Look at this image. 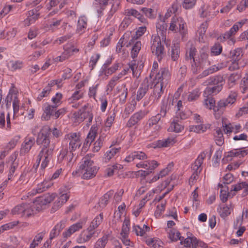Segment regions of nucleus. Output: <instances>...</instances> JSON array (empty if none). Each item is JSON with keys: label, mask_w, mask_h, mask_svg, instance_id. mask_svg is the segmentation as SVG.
I'll return each mask as SVG.
<instances>
[{"label": "nucleus", "mask_w": 248, "mask_h": 248, "mask_svg": "<svg viewBox=\"0 0 248 248\" xmlns=\"http://www.w3.org/2000/svg\"><path fill=\"white\" fill-rule=\"evenodd\" d=\"M209 64L207 48L204 47L200 50L198 57L196 59H193V63L191 64V70L193 74H196L203 66Z\"/></svg>", "instance_id": "1"}, {"label": "nucleus", "mask_w": 248, "mask_h": 248, "mask_svg": "<svg viewBox=\"0 0 248 248\" xmlns=\"http://www.w3.org/2000/svg\"><path fill=\"white\" fill-rule=\"evenodd\" d=\"M151 49L152 53L156 56L158 61H160L164 56L165 51L160 36L158 35H153L151 37Z\"/></svg>", "instance_id": "2"}, {"label": "nucleus", "mask_w": 248, "mask_h": 248, "mask_svg": "<svg viewBox=\"0 0 248 248\" xmlns=\"http://www.w3.org/2000/svg\"><path fill=\"white\" fill-rule=\"evenodd\" d=\"M50 128L49 126H44L38 133L36 138V143L42 148H48L50 147V140L49 135L50 134Z\"/></svg>", "instance_id": "3"}, {"label": "nucleus", "mask_w": 248, "mask_h": 248, "mask_svg": "<svg viewBox=\"0 0 248 248\" xmlns=\"http://www.w3.org/2000/svg\"><path fill=\"white\" fill-rule=\"evenodd\" d=\"M53 150V147L42 148L37 156L36 167L39 165L41 160L43 159L41 167L43 169L46 168L52 158Z\"/></svg>", "instance_id": "4"}, {"label": "nucleus", "mask_w": 248, "mask_h": 248, "mask_svg": "<svg viewBox=\"0 0 248 248\" xmlns=\"http://www.w3.org/2000/svg\"><path fill=\"white\" fill-rule=\"evenodd\" d=\"M13 215H19L21 217H29L34 214L32 207L28 204L22 203L16 206L11 210Z\"/></svg>", "instance_id": "5"}, {"label": "nucleus", "mask_w": 248, "mask_h": 248, "mask_svg": "<svg viewBox=\"0 0 248 248\" xmlns=\"http://www.w3.org/2000/svg\"><path fill=\"white\" fill-rule=\"evenodd\" d=\"M55 194L46 193L37 198L33 202V207L37 211H40L48 203H50L55 198Z\"/></svg>", "instance_id": "6"}, {"label": "nucleus", "mask_w": 248, "mask_h": 248, "mask_svg": "<svg viewBox=\"0 0 248 248\" xmlns=\"http://www.w3.org/2000/svg\"><path fill=\"white\" fill-rule=\"evenodd\" d=\"M169 30L172 31H179L184 34L186 31V23L181 17L175 16L171 18Z\"/></svg>", "instance_id": "7"}, {"label": "nucleus", "mask_w": 248, "mask_h": 248, "mask_svg": "<svg viewBox=\"0 0 248 248\" xmlns=\"http://www.w3.org/2000/svg\"><path fill=\"white\" fill-rule=\"evenodd\" d=\"M64 140L69 141V151L74 152L77 149L79 148L81 144L80 136L77 133H70L65 135Z\"/></svg>", "instance_id": "8"}, {"label": "nucleus", "mask_w": 248, "mask_h": 248, "mask_svg": "<svg viewBox=\"0 0 248 248\" xmlns=\"http://www.w3.org/2000/svg\"><path fill=\"white\" fill-rule=\"evenodd\" d=\"M170 78V74L169 69L166 68H161L156 75L154 81L161 83L162 85L167 84Z\"/></svg>", "instance_id": "9"}, {"label": "nucleus", "mask_w": 248, "mask_h": 248, "mask_svg": "<svg viewBox=\"0 0 248 248\" xmlns=\"http://www.w3.org/2000/svg\"><path fill=\"white\" fill-rule=\"evenodd\" d=\"M237 96V93L233 92L230 93L227 98L219 100L217 103L218 111L233 104L236 101Z\"/></svg>", "instance_id": "10"}, {"label": "nucleus", "mask_w": 248, "mask_h": 248, "mask_svg": "<svg viewBox=\"0 0 248 248\" xmlns=\"http://www.w3.org/2000/svg\"><path fill=\"white\" fill-rule=\"evenodd\" d=\"M92 157V155H87L82 158L78 170V171H80L81 173H83L86 169L90 170V168H97L94 165V162L91 159Z\"/></svg>", "instance_id": "11"}, {"label": "nucleus", "mask_w": 248, "mask_h": 248, "mask_svg": "<svg viewBox=\"0 0 248 248\" xmlns=\"http://www.w3.org/2000/svg\"><path fill=\"white\" fill-rule=\"evenodd\" d=\"M89 105L88 104L84 105L82 108L79 110L78 112V114L76 115V116L82 120L88 119V122L89 123H91L93 118V114L91 112L90 108H89Z\"/></svg>", "instance_id": "12"}, {"label": "nucleus", "mask_w": 248, "mask_h": 248, "mask_svg": "<svg viewBox=\"0 0 248 248\" xmlns=\"http://www.w3.org/2000/svg\"><path fill=\"white\" fill-rule=\"evenodd\" d=\"M216 12L214 11L212 8L209 6L202 7L199 10V14L201 17L206 18L208 22L216 16Z\"/></svg>", "instance_id": "13"}, {"label": "nucleus", "mask_w": 248, "mask_h": 248, "mask_svg": "<svg viewBox=\"0 0 248 248\" xmlns=\"http://www.w3.org/2000/svg\"><path fill=\"white\" fill-rule=\"evenodd\" d=\"M205 157L206 154L204 152L201 153L199 155L195 162L192 164L191 169L193 171L192 173L200 174L202 169V165Z\"/></svg>", "instance_id": "14"}, {"label": "nucleus", "mask_w": 248, "mask_h": 248, "mask_svg": "<svg viewBox=\"0 0 248 248\" xmlns=\"http://www.w3.org/2000/svg\"><path fill=\"white\" fill-rule=\"evenodd\" d=\"M93 231L87 228L86 230L82 231L77 239V242L79 244H82L88 242L94 236H97Z\"/></svg>", "instance_id": "15"}, {"label": "nucleus", "mask_w": 248, "mask_h": 248, "mask_svg": "<svg viewBox=\"0 0 248 248\" xmlns=\"http://www.w3.org/2000/svg\"><path fill=\"white\" fill-rule=\"evenodd\" d=\"M84 224V222L81 221L70 226L68 229L63 232V237L64 238H67L70 237L72 234L81 229Z\"/></svg>", "instance_id": "16"}, {"label": "nucleus", "mask_w": 248, "mask_h": 248, "mask_svg": "<svg viewBox=\"0 0 248 248\" xmlns=\"http://www.w3.org/2000/svg\"><path fill=\"white\" fill-rule=\"evenodd\" d=\"M42 8L41 5L36 6L33 9L28 11V16L25 20V23L28 22V25L34 23L39 17L40 13L39 11Z\"/></svg>", "instance_id": "17"}, {"label": "nucleus", "mask_w": 248, "mask_h": 248, "mask_svg": "<svg viewBox=\"0 0 248 248\" xmlns=\"http://www.w3.org/2000/svg\"><path fill=\"white\" fill-rule=\"evenodd\" d=\"M149 82L147 78H145L140 85L138 90L136 99L138 101L141 100L146 94L149 90Z\"/></svg>", "instance_id": "18"}, {"label": "nucleus", "mask_w": 248, "mask_h": 248, "mask_svg": "<svg viewBox=\"0 0 248 248\" xmlns=\"http://www.w3.org/2000/svg\"><path fill=\"white\" fill-rule=\"evenodd\" d=\"M58 105H45L42 118L43 120L48 121L51 117H54V114Z\"/></svg>", "instance_id": "19"}, {"label": "nucleus", "mask_w": 248, "mask_h": 248, "mask_svg": "<svg viewBox=\"0 0 248 248\" xmlns=\"http://www.w3.org/2000/svg\"><path fill=\"white\" fill-rule=\"evenodd\" d=\"M206 82L207 86H221L223 88L225 80L222 76L217 75L210 77Z\"/></svg>", "instance_id": "20"}, {"label": "nucleus", "mask_w": 248, "mask_h": 248, "mask_svg": "<svg viewBox=\"0 0 248 248\" xmlns=\"http://www.w3.org/2000/svg\"><path fill=\"white\" fill-rule=\"evenodd\" d=\"M146 158L147 155L144 152L135 151L127 155L124 160L127 162H130L135 160H144Z\"/></svg>", "instance_id": "21"}, {"label": "nucleus", "mask_w": 248, "mask_h": 248, "mask_svg": "<svg viewBox=\"0 0 248 248\" xmlns=\"http://www.w3.org/2000/svg\"><path fill=\"white\" fill-rule=\"evenodd\" d=\"M153 97L155 98L154 100L157 101L163 93V88L164 85L162 83L154 81Z\"/></svg>", "instance_id": "22"}, {"label": "nucleus", "mask_w": 248, "mask_h": 248, "mask_svg": "<svg viewBox=\"0 0 248 248\" xmlns=\"http://www.w3.org/2000/svg\"><path fill=\"white\" fill-rule=\"evenodd\" d=\"M35 143L34 139L32 137L26 138L22 145L20 153L25 154L28 153Z\"/></svg>", "instance_id": "23"}, {"label": "nucleus", "mask_w": 248, "mask_h": 248, "mask_svg": "<svg viewBox=\"0 0 248 248\" xmlns=\"http://www.w3.org/2000/svg\"><path fill=\"white\" fill-rule=\"evenodd\" d=\"M222 88L221 86H208L203 92V95L204 96H213L218 93Z\"/></svg>", "instance_id": "24"}, {"label": "nucleus", "mask_w": 248, "mask_h": 248, "mask_svg": "<svg viewBox=\"0 0 248 248\" xmlns=\"http://www.w3.org/2000/svg\"><path fill=\"white\" fill-rule=\"evenodd\" d=\"M98 128L97 124H93L88 134L87 137L85 140L84 144L87 145H90L94 140L98 131Z\"/></svg>", "instance_id": "25"}, {"label": "nucleus", "mask_w": 248, "mask_h": 248, "mask_svg": "<svg viewBox=\"0 0 248 248\" xmlns=\"http://www.w3.org/2000/svg\"><path fill=\"white\" fill-rule=\"evenodd\" d=\"M157 162L155 160H152L150 161H145L141 162L136 164V167L140 168H142L145 169H150L151 170H154L155 168L158 166Z\"/></svg>", "instance_id": "26"}, {"label": "nucleus", "mask_w": 248, "mask_h": 248, "mask_svg": "<svg viewBox=\"0 0 248 248\" xmlns=\"http://www.w3.org/2000/svg\"><path fill=\"white\" fill-rule=\"evenodd\" d=\"M204 100V105L209 109H213L215 112L218 111L217 105H216V101L213 96H208Z\"/></svg>", "instance_id": "27"}, {"label": "nucleus", "mask_w": 248, "mask_h": 248, "mask_svg": "<svg viewBox=\"0 0 248 248\" xmlns=\"http://www.w3.org/2000/svg\"><path fill=\"white\" fill-rule=\"evenodd\" d=\"M248 154V150L241 148L239 149H234L228 152L227 157H243Z\"/></svg>", "instance_id": "28"}, {"label": "nucleus", "mask_w": 248, "mask_h": 248, "mask_svg": "<svg viewBox=\"0 0 248 248\" xmlns=\"http://www.w3.org/2000/svg\"><path fill=\"white\" fill-rule=\"evenodd\" d=\"M176 142L175 138L169 137L166 139L158 140L156 142V147L158 148L167 147L173 145Z\"/></svg>", "instance_id": "29"}, {"label": "nucleus", "mask_w": 248, "mask_h": 248, "mask_svg": "<svg viewBox=\"0 0 248 248\" xmlns=\"http://www.w3.org/2000/svg\"><path fill=\"white\" fill-rule=\"evenodd\" d=\"M103 219V215L102 213H100L98 216H96L91 222L89 227L88 228L90 230L96 233L95 229L97 228L99 225L101 223Z\"/></svg>", "instance_id": "30"}, {"label": "nucleus", "mask_w": 248, "mask_h": 248, "mask_svg": "<svg viewBox=\"0 0 248 248\" xmlns=\"http://www.w3.org/2000/svg\"><path fill=\"white\" fill-rule=\"evenodd\" d=\"M124 14L126 16H133L137 18L140 22H144L145 20L144 17L137 10L134 9H128L125 10Z\"/></svg>", "instance_id": "31"}, {"label": "nucleus", "mask_w": 248, "mask_h": 248, "mask_svg": "<svg viewBox=\"0 0 248 248\" xmlns=\"http://www.w3.org/2000/svg\"><path fill=\"white\" fill-rule=\"evenodd\" d=\"M243 55L242 49L241 48H237L230 51L229 57L232 61H239Z\"/></svg>", "instance_id": "32"}, {"label": "nucleus", "mask_w": 248, "mask_h": 248, "mask_svg": "<svg viewBox=\"0 0 248 248\" xmlns=\"http://www.w3.org/2000/svg\"><path fill=\"white\" fill-rule=\"evenodd\" d=\"M210 124H201L197 125H191L189 126L190 131L196 133H203L207 129L210 128Z\"/></svg>", "instance_id": "33"}, {"label": "nucleus", "mask_w": 248, "mask_h": 248, "mask_svg": "<svg viewBox=\"0 0 248 248\" xmlns=\"http://www.w3.org/2000/svg\"><path fill=\"white\" fill-rule=\"evenodd\" d=\"M241 77V74L238 72L230 74L227 79V83L229 87H232L235 85Z\"/></svg>", "instance_id": "34"}, {"label": "nucleus", "mask_w": 248, "mask_h": 248, "mask_svg": "<svg viewBox=\"0 0 248 248\" xmlns=\"http://www.w3.org/2000/svg\"><path fill=\"white\" fill-rule=\"evenodd\" d=\"M130 34V32H126L124 33L123 37L120 38L116 46V51L117 53H120L123 46L125 45L126 46L125 41H127L128 38H129Z\"/></svg>", "instance_id": "35"}, {"label": "nucleus", "mask_w": 248, "mask_h": 248, "mask_svg": "<svg viewBox=\"0 0 248 248\" xmlns=\"http://www.w3.org/2000/svg\"><path fill=\"white\" fill-rule=\"evenodd\" d=\"M64 51L62 55L58 56L54 59L55 62H62L66 59H67L70 56L72 55L71 51L69 49V46L65 45L63 46Z\"/></svg>", "instance_id": "36"}, {"label": "nucleus", "mask_w": 248, "mask_h": 248, "mask_svg": "<svg viewBox=\"0 0 248 248\" xmlns=\"http://www.w3.org/2000/svg\"><path fill=\"white\" fill-rule=\"evenodd\" d=\"M52 183L50 181L45 180L43 182L39 184L36 188V192L38 193H42L46 191L52 186Z\"/></svg>", "instance_id": "37"}, {"label": "nucleus", "mask_w": 248, "mask_h": 248, "mask_svg": "<svg viewBox=\"0 0 248 248\" xmlns=\"http://www.w3.org/2000/svg\"><path fill=\"white\" fill-rule=\"evenodd\" d=\"M98 170V168H90V170H87L83 171L82 178L84 179H90L95 176Z\"/></svg>", "instance_id": "38"}, {"label": "nucleus", "mask_w": 248, "mask_h": 248, "mask_svg": "<svg viewBox=\"0 0 248 248\" xmlns=\"http://www.w3.org/2000/svg\"><path fill=\"white\" fill-rule=\"evenodd\" d=\"M221 68V66L213 65L208 68L204 70L202 73L199 75V77L200 78H202L205 77L210 74L214 73V72H217Z\"/></svg>", "instance_id": "39"}, {"label": "nucleus", "mask_w": 248, "mask_h": 248, "mask_svg": "<svg viewBox=\"0 0 248 248\" xmlns=\"http://www.w3.org/2000/svg\"><path fill=\"white\" fill-rule=\"evenodd\" d=\"M83 97V93L80 90H76L72 96L67 99V102L69 104H74Z\"/></svg>", "instance_id": "40"}, {"label": "nucleus", "mask_w": 248, "mask_h": 248, "mask_svg": "<svg viewBox=\"0 0 248 248\" xmlns=\"http://www.w3.org/2000/svg\"><path fill=\"white\" fill-rule=\"evenodd\" d=\"M86 27L87 19L86 17H80L78 20L77 31L79 34H82L84 32L85 29Z\"/></svg>", "instance_id": "41"}, {"label": "nucleus", "mask_w": 248, "mask_h": 248, "mask_svg": "<svg viewBox=\"0 0 248 248\" xmlns=\"http://www.w3.org/2000/svg\"><path fill=\"white\" fill-rule=\"evenodd\" d=\"M215 131L214 134L215 140L217 145L221 146L224 143V138L222 130L220 128H217Z\"/></svg>", "instance_id": "42"}, {"label": "nucleus", "mask_w": 248, "mask_h": 248, "mask_svg": "<svg viewBox=\"0 0 248 248\" xmlns=\"http://www.w3.org/2000/svg\"><path fill=\"white\" fill-rule=\"evenodd\" d=\"M133 230L137 235L143 236L146 232L150 231V227L146 225H143L142 228L139 225H135L133 227Z\"/></svg>", "instance_id": "43"}, {"label": "nucleus", "mask_w": 248, "mask_h": 248, "mask_svg": "<svg viewBox=\"0 0 248 248\" xmlns=\"http://www.w3.org/2000/svg\"><path fill=\"white\" fill-rule=\"evenodd\" d=\"M113 194V192L112 191H109L105 194L104 196L101 198L99 202L100 207L102 208L105 207L108 204L110 198L112 196Z\"/></svg>", "instance_id": "44"}, {"label": "nucleus", "mask_w": 248, "mask_h": 248, "mask_svg": "<svg viewBox=\"0 0 248 248\" xmlns=\"http://www.w3.org/2000/svg\"><path fill=\"white\" fill-rule=\"evenodd\" d=\"M120 150V148H112L107 151L104 155L105 161L108 162L110 160L111 158L119 152Z\"/></svg>", "instance_id": "45"}, {"label": "nucleus", "mask_w": 248, "mask_h": 248, "mask_svg": "<svg viewBox=\"0 0 248 248\" xmlns=\"http://www.w3.org/2000/svg\"><path fill=\"white\" fill-rule=\"evenodd\" d=\"M168 235L169 238L172 241H176L178 240H181L180 233L176 229L171 228L168 231Z\"/></svg>", "instance_id": "46"}, {"label": "nucleus", "mask_w": 248, "mask_h": 248, "mask_svg": "<svg viewBox=\"0 0 248 248\" xmlns=\"http://www.w3.org/2000/svg\"><path fill=\"white\" fill-rule=\"evenodd\" d=\"M222 126L226 134H230L233 131V123L227 122L226 119H222Z\"/></svg>", "instance_id": "47"}, {"label": "nucleus", "mask_w": 248, "mask_h": 248, "mask_svg": "<svg viewBox=\"0 0 248 248\" xmlns=\"http://www.w3.org/2000/svg\"><path fill=\"white\" fill-rule=\"evenodd\" d=\"M167 25L166 23H165L164 22H161L160 23H158L156 25V29L158 33L159 32L160 35L162 36V40L164 39V41L165 42L166 37L164 36V33L166 32L167 28Z\"/></svg>", "instance_id": "48"}, {"label": "nucleus", "mask_w": 248, "mask_h": 248, "mask_svg": "<svg viewBox=\"0 0 248 248\" xmlns=\"http://www.w3.org/2000/svg\"><path fill=\"white\" fill-rule=\"evenodd\" d=\"M141 47V42L140 41H136L131 49V55L132 58L134 59L137 57Z\"/></svg>", "instance_id": "49"}, {"label": "nucleus", "mask_w": 248, "mask_h": 248, "mask_svg": "<svg viewBox=\"0 0 248 248\" xmlns=\"http://www.w3.org/2000/svg\"><path fill=\"white\" fill-rule=\"evenodd\" d=\"M179 46L178 44H174L171 47V58L172 60L175 61L177 60L179 57Z\"/></svg>", "instance_id": "50"}, {"label": "nucleus", "mask_w": 248, "mask_h": 248, "mask_svg": "<svg viewBox=\"0 0 248 248\" xmlns=\"http://www.w3.org/2000/svg\"><path fill=\"white\" fill-rule=\"evenodd\" d=\"M108 241L107 235H104L102 238L99 239L94 245V248H104Z\"/></svg>", "instance_id": "51"}, {"label": "nucleus", "mask_w": 248, "mask_h": 248, "mask_svg": "<svg viewBox=\"0 0 248 248\" xmlns=\"http://www.w3.org/2000/svg\"><path fill=\"white\" fill-rule=\"evenodd\" d=\"M130 220L125 219L123 222L122 232L121 234L122 236H127L129 232Z\"/></svg>", "instance_id": "52"}, {"label": "nucleus", "mask_w": 248, "mask_h": 248, "mask_svg": "<svg viewBox=\"0 0 248 248\" xmlns=\"http://www.w3.org/2000/svg\"><path fill=\"white\" fill-rule=\"evenodd\" d=\"M222 50V46L218 43H216L211 48V54L213 56H217L219 55Z\"/></svg>", "instance_id": "53"}, {"label": "nucleus", "mask_w": 248, "mask_h": 248, "mask_svg": "<svg viewBox=\"0 0 248 248\" xmlns=\"http://www.w3.org/2000/svg\"><path fill=\"white\" fill-rule=\"evenodd\" d=\"M116 117V112L113 110L112 112H110L106 120L105 126L107 127H110L112 125Z\"/></svg>", "instance_id": "54"}, {"label": "nucleus", "mask_w": 248, "mask_h": 248, "mask_svg": "<svg viewBox=\"0 0 248 248\" xmlns=\"http://www.w3.org/2000/svg\"><path fill=\"white\" fill-rule=\"evenodd\" d=\"M197 52V50L196 48L191 46V47L189 48L188 50H187L186 52V60H192L193 61V59H196L194 58V56L195 55Z\"/></svg>", "instance_id": "55"}, {"label": "nucleus", "mask_w": 248, "mask_h": 248, "mask_svg": "<svg viewBox=\"0 0 248 248\" xmlns=\"http://www.w3.org/2000/svg\"><path fill=\"white\" fill-rule=\"evenodd\" d=\"M195 237L188 236L187 238L184 239V237H181V243L183 244L185 247L193 248V241H194Z\"/></svg>", "instance_id": "56"}, {"label": "nucleus", "mask_w": 248, "mask_h": 248, "mask_svg": "<svg viewBox=\"0 0 248 248\" xmlns=\"http://www.w3.org/2000/svg\"><path fill=\"white\" fill-rule=\"evenodd\" d=\"M10 63L12 70L21 69L23 67V62L21 61H11Z\"/></svg>", "instance_id": "57"}, {"label": "nucleus", "mask_w": 248, "mask_h": 248, "mask_svg": "<svg viewBox=\"0 0 248 248\" xmlns=\"http://www.w3.org/2000/svg\"><path fill=\"white\" fill-rule=\"evenodd\" d=\"M51 90L50 87V86H46L45 88L43 90L42 92L38 95L37 97V99L38 101H40L43 98L47 96L50 93Z\"/></svg>", "instance_id": "58"}, {"label": "nucleus", "mask_w": 248, "mask_h": 248, "mask_svg": "<svg viewBox=\"0 0 248 248\" xmlns=\"http://www.w3.org/2000/svg\"><path fill=\"white\" fill-rule=\"evenodd\" d=\"M169 129L171 131H173L176 133H179L184 129V126L178 123L174 122L171 124Z\"/></svg>", "instance_id": "59"}, {"label": "nucleus", "mask_w": 248, "mask_h": 248, "mask_svg": "<svg viewBox=\"0 0 248 248\" xmlns=\"http://www.w3.org/2000/svg\"><path fill=\"white\" fill-rule=\"evenodd\" d=\"M121 91L122 93L119 95L120 99L123 102H124L127 96L128 89L126 87V85L124 84L121 86Z\"/></svg>", "instance_id": "60"}, {"label": "nucleus", "mask_w": 248, "mask_h": 248, "mask_svg": "<svg viewBox=\"0 0 248 248\" xmlns=\"http://www.w3.org/2000/svg\"><path fill=\"white\" fill-rule=\"evenodd\" d=\"M208 26V22L207 20L203 22L198 29V32L200 36L202 37L206 31V30Z\"/></svg>", "instance_id": "61"}, {"label": "nucleus", "mask_w": 248, "mask_h": 248, "mask_svg": "<svg viewBox=\"0 0 248 248\" xmlns=\"http://www.w3.org/2000/svg\"><path fill=\"white\" fill-rule=\"evenodd\" d=\"M200 93L199 90L196 89L190 93L188 96V100L189 101H193L197 100L200 96Z\"/></svg>", "instance_id": "62"}, {"label": "nucleus", "mask_w": 248, "mask_h": 248, "mask_svg": "<svg viewBox=\"0 0 248 248\" xmlns=\"http://www.w3.org/2000/svg\"><path fill=\"white\" fill-rule=\"evenodd\" d=\"M166 203H161L160 205H158L156 207V209L155 212V215L156 217H158L161 216L162 212L164 211L165 208Z\"/></svg>", "instance_id": "63"}, {"label": "nucleus", "mask_w": 248, "mask_h": 248, "mask_svg": "<svg viewBox=\"0 0 248 248\" xmlns=\"http://www.w3.org/2000/svg\"><path fill=\"white\" fill-rule=\"evenodd\" d=\"M231 211L232 209L226 205L220 208V215L222 217H225L231 214Z\"/></svg>", "instance_id": "64"}]
</instances>
